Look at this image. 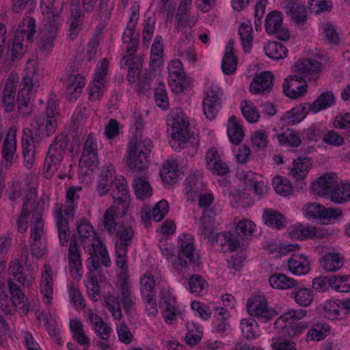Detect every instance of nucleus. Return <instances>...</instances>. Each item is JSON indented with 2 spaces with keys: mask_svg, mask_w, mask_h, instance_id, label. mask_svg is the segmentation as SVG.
<instances>
[{
  "mask_svg": "<svg viewBox=\"0 0 350 350\" xmlns=\"http://www.w3.org/2000/svg\"><path fill=\"white\" fill-rule=\"evenodd\" d=\"M77 230L83 248H88L90 255L88 259V267L91 271L98 269L100 263L106 267L111 265L110 258L104 243L96 237L94 227L85 217L81 218L77 224Z\"/></svg>",
  "mask_w": 350,
  "mask_h": 350,
  "instance_id": "1",
  "label": "nucleus"
},
{
  "mask_svg": "<svg viewBox=\"0 0 350 350\" xmlns=\"http://www.w3.org/2000/svg\"><path fill=\"white\" fill-rule=\"evenodd\" d=\"M81 186H72L68 188L64 205L55 203L53 209V215L58 231L59 241L61 245H67L70 238L68 222L76 213L80 198Z\"/></svg>",
  "mask_w": 350,
  "mask_h": 350,
  "instance_id": "2",
  "label": "nucleus"
},
{
  "mask_svg": "<svg viewBox=\"0 0 350 350\" xmlns=\"http://www.w3.org/2000/svg\"><path fill=\"white\" fill-rule=\"evenodd\" d=\"M168 126H171V139L170 144L172 148L178 151L182 148H191L192 152L196 153L198 149V139L189 134L187 117L179 108L172 109L167 116Z\"/></svg>",
  "mask_w": 350,
  "mask_h": 350,
  "instance_id": "3",
  "label": "nucleus"
},
{
  "mask_svg": "<svg viewBox=\"0 0 350 350\" xmlns=\"http://www.w3.org/2000/svg\"><path fill=\"white\" fill-rule=\"evenodd\" d=\"M8 196L9 200L14 203H18L21 201L24 202L21 213L17 219L18 230L20 233H24L28 228L27 219L37 207L38 193L36 189L29 187L25 183L14 180L10 186Z\"/></svg>",
  "mask_w": 350,
  "mask_h": 350,
  "instance_id": "4",
  "label": "nucleus"
},
{
  "mask_svg": "<svg viewBox=\"0 0 350 350\" xmlns=\"http://www.w3.org/2000/svg\"><path fill=\"white\" fill-rule=\"evenodd\" d=\"M38 86L39 77L36 64L29 61L25 67V75L20 83L17 96L18 111L22 116L31 114L33 104L30 96L36 92Z\"/></svg>",
  "mask_w": 350,
  "mask_h": 350,
  "instance_id": "5",
  "label": "nucleus"
},
{
  "mask_svg": "<svg viewBox=\"0 0 350 350\" xmlns=\"http://www.w3.org/2000/svg\"><path fill=\"white\" fill-rule=\"evenodd\" d=\"M152 145L148 138H131L127 146V154L125 162L129 169L136 173H144L148 167V154Z\"/></svg>",
  "mask_w": 350,
  "mask_h": 350,
  "instance_id": "6",
  "label": "nucleus"
},
{
  "mask_svg": "<svg viewBox=\"0 0 350 350\" xmlns=\"http://www.w3.org/2000/svg\"><path fill=\"white\" fill-rule=\"evenodd\" d=\"M59 111L57 103L54 97H51L43 115L35 117L36 126H33V136L37 144H39L44 137L52 136L58 126Z\"/></svg>",
  "mask_w": 350,
  "mask_h": 350,
  "instance_id": "7",
  "label": "nucleus"
},
{
  "mask_svg": "<svg viewBox=\"0 0 350 350\" xmlns=\"http://www.w3.org/2000/svg\"><path fill=\"white\" fill-rule=\"evenodd\" d=\"M25 282L7 280L10 297L4 291L0 293V308L5 314L12 313V306L18 309L21 316L28 314L29 304L24 293Z\"/></svg>",
  "mask_w": 350,
  "mask_h": 350,
  "instance_id": "8",
  "label": "nucleus"
},
{
  "mask_svg": "<svg viewBox=\"0 0 350 350\" xmlns=\"http://www.w3.org/2000/svg\"><path fill=\"white\" fill-rule=\"evenodd\" d=\"M67 135L61 133L57 135L48 148L43 165V174L46 178L51 179L61 167L68 147Z\"/></svg>",
  "mask_w": 350,
  "mask_h": 350,
  "instance_id": "9",
  "label": "nucleus"
},
{
  "mask_svg": "<svg viewBox=\"0 0 350 350\" xmlns=\"http://www.w3.org/2000/svg\"><path fill=\"white\" fill-rule=\"evenodd\" d=\"M200 256L196 252L193 239L185 233L180 234L178 240V257L173 262V267L177 271L189 269H194L200 264Z\"/></svg>",
  "mask_w": 350,
  "mask_h": 350,
  "instance_id": "10",
  "label": "nucleus"
},
{
  "mask_svg": "<svg viewBox=\"0 0 350 350\" xmlns=\"http://www.w3.org/2000/svg\"><path fill=\"white\" fill-rule=\"evenodd\" d=\"M307 311L304 309L293 310L285 312L278 318L274 326L276 329L283 330L289 337L301 334L308 325L304 322H299L306 315Z\"/></svg>",
  "mask_w": 350,
  "mask_h": 350,
  "instance_id": "11",
  "label": "nucleus"
},
{
  "mask_svg": "<svg viewBox=\"0 0 350 350\" xmlns=\"http://www.w3.org/2000/svg\"><path fill=\"white\" fill-rule=\"evenodd\" d=\"M55 0H42L41 10L43 14V30L57 34L62 20L61 12L62 8H56L54 6Z\"/></svg>",
  "mask_w": 350,
  "mask_h": 350,
  "instance_id": "12",
  "label": "nucleus"
},
{
  "mask_svg": "<svg viewBox=\"0 0 350 350\" xmlns=\"http://www.w3.org/2000/svg\"><path fill=\"white\" fill-rule=\"evenodd\" d=\"M169 85L173 92L178 94L188 89L191 79L187 77L184 72L182 62L174 59L168 66Z\"/></svg>",
  "mask_w": 350,
  "mask_h": 350,
  "instance_id": "13",
  "label": "nucleus"
},
{
  "mask_svg": "<svg viewBox=\"0 0 350 350\" xmlns=\"http://www.w3.org/2000/svg\"><path fill=\"white\" fill-rule=\"evenodd\" d=\"M223 98V92L217 85L208 84L203 98V111L206 117L214 120L218 113Z\"/></svg>",
  "mask_w": 350,
  "mask_h": 350,
  "instance_id": "14",
  "label": "nucleus"
},
{
  "mask_svg": "<svg viewBox=\"0 0 350 350\" xmlns=\"http://www.w3.org/2000/svg\"><path fill=\"white\" fill-rule=\"evenodd\" d=\"M247 310L250 316L264 321L277 315L274 310L268 308L267 299L263 295H252L247 301Z\"/></svg>",
  "mask_w": 350,
  "mask_h": 350,
  "instance_id": "15",
  "label": "nucleus"
},
{
  "mask_svg": "<svg viewBox=\"0 0 350 350\" xmlns=\"http://www.w3.org/2000/svg\"><path fill=\"white\" fill-rule=\"evenodd\" d=\"M114 187L110 195L113 199L112 205L120 207L122 213H127L131 203V196L127 182L124 176H120L114 180Z\"/></svg>",
  "mask_w": 350,
  "mask_h": 350,
  "instance_id": "16",
  "label": "nucleus"
},
{
  "mask_svg": "<svg viewBox=\"0 0 350 350\" xmlns=\"http://www.w3.org/2000/svg\"><path fill=\"white\" fill-rule=\"evenodd\" d=\"M83 21L84 14L80 8L79 0H70V16L66 23L69 40H76L82 29Z\"/></svg>",
  "mask_w": 350,
  "mask_h": 350,
  "instance_id": "17",
  "label": "nucleus"
},
{
  "mask_svg": "<svg viewBox=\"0 0 350 350\" xmlns=\"http://www.w3.org/2000/svg\"><path fill=\"white\" fill-rule=\"evenodd\" d=\"M282 14L278 11H273L267 14L265 21L266 31L269 34H275L281 40H287L290 37L288 29L282 27Z\"/></svg>",
  "mask_w": 350,
  "mask_h": 350,
  "instance_id": "18",
  "label": "nucleus"
},
{
  "mask_svg": "<svg viewBox=\"0 0 350 350\" xmlns=\"http://www.w3.org/2000/svg\"><path fill=\"white\" fill-rule=\"evenodd\" d=\"M69 240L68 262L70 273L75 280H79L81 277L80 271L82 268L79 245L75 236L70 237Z\"/></svg>",
  "mask_w": 350,
  "mask_h": 350,
  "instance_id": "19",
  "label": "nucleus"
},
{
  "mask_svg": "<svg viewBox=\"0 0 350 350\" xmlns=\"http://www.w3.org/2000/svg\"><path fill=\"white\" fill-rule=\"evenodd\" d=\"M342 211L338 208H325L323 205L313 202L305 207L307 217L329 220L336 219L342 215Z\"/></svg>",
  "mask_w": 350,
  "mask_h": 350,
  "instance_id": "20",
  "label": "nucleus"
},
{
  "mask_svg": "<svg viewBox=\"0 0 350 350\" xmlns=\"http://www.w3.org/2000/svg\"><path fill=\"white\" fill-rule=\"evenodd\" d=\"M306 79L298 75L290 76L283 83V92L290 98L295 99L307 92Z\"/></svg>",
  "mask_w": 350,
  "mask_h": 350,
  "instance_id": "21",
  "label": "nucleus"
},
{
  "mask_svg": "<svg viewBox=\"0 0 350 350\" xmlns=\"http://www.w3.org/2000/svg\"><path fill=\"white\" fill-rule=\"evenodd\" d=\"M273 75L269 71L256 74L250 83V92L254 94H266L273 88Z\"/></svg>",
  "mask_w": 350,
  "mask_h": 350,
  "instance_id": "22",
  "label": "nucleus"
},
{
  "mask_svg": "<svg viewBox=\"0 0 350 350\" xmlns=\"http://www.w3.org/2000/svg\"><path fill=\"white\" fill-rule=\"evenodd\" d=\"M31 129L26 128L23 130V135L21 140L23 148V156L24 162L27 169H31L36 162V148Z\"/></svg>",
  "mask_w": 350,
  "mask_h": 350,
  "instance_id": "23",
  "label": "nucleus"
},
{
  "mask_svg": "<svg viewBox=\"0 0 350 350\" xmlns=\"http://www.w3.org/2000/svg\"><path fill=\"white\" fill-rule=\"evenodd\" d=\"M81 160L86 167L98 164V144L92 133H90L84 142Z\"/></svg>",
  "mask_w": 350,
  "mask_h": 350,
  "instance_id": "24",
  "label": "nucleus"
},
{
  "mask_svg": "<svg viewBox=\"0 0 350 350\" xmlns=\"http://www.w3.org/2000/svg\"><path fill=\"white\" fill-rule=\"evenodd\" d=\"M36 31V20L27 17L17 28L14 40L28 44L33 41Z\"/></svg>",
  "mask_w": 350,
  "mask_h": 350,
  "instance_id": "25",
  "label": "nucleus"
},
{
  "mask_svg": "<svg viewBox=\"0 0 350 350\" xmlns=\"http://www.w3.org/2000/svg\"><path fill=\"white\" fill-rule=\"evenodd\" d=\"M176 302L174 297L168 290L161 291L160 304L161 307L163 308L162 314L168 324H172L177 317Z\"/></svg>",
  "mask_w": 350,
  "mask_h": 350,
  "instance_id": "26",
  "label": "nucleus"
},
{
  "mask_svg": "<svg viewBox=\"0 0 350 350\" xmlns=\"http://www.w3.org/2000/svg\"><path fill=\"white\" fill-rule=\"evenodd\" d=\"M87 319L91 323L96 335L100 340H109L112 332L111 327L99 315L94 313L92 310H90L87 314Z\"/></svg>",
  "mask_w": 350,
  "mask_h": 350,
  "instance_id": "27",
  "label": "nucleus"
},
{
  "mask_svg": "<svg viewBox=\"0 0 350 350\" xmlns=\"http://www.w3.org/2000/svg\"><path fill=\"white\" fill-rule=\"evenodd\" d=\"M85 85V78L81 74H70L67 77L65 86L69 101L75 100L81 95Z\"/></svg>",
  "mask_w": 350,
  "mask_h": 350,
  "instance_id": "28",
  "label": "nucleus"
},
{
  "mask_svg": "<svg viewBox=\"0 0 350 350\" xmlns=\"http://www.w3.org/2000/svg\"><path fill=\"white\" fill-rule=\"evenodd\" d=\"M16 83L13 79L8 78L5 83L1 95V107L5 113L15 110Z\"/></svg>",
  "mask_w": 350,
  "mask_h": 350,
  "instance_id": "29",
  "label": "nucleus"
},
{
  "mask_svg": "<svg viewBox=\"0 0 350 350\" xmlns=\"http://www.w3.org/2000/svg\"><path fill=\"white\" fill-rule=\"evenodd\" d=\"M336 183V176L334 174H325L318 178V180L311 183L310 189L313 193L323 196L330 194L333 187Z\"/></svg>",
  "mask_w": 350,
  "mask_h": 350,
  "instance_id": "30",
  "label": "nucleus"
},
{
  "mask_svg": "<svg viewBox=\"0 0 350 350\" xmlns=\"http://www.w3.org/2000/svg\"><path fill=\"white\" fill-rule=\"evenodd\" d=\"M344 260V256L339 252H329L321 256L319 264L325 271L335 272L342 267Z\"/></svg>",
  "mask_w": 350,
  "mask_h": 350,
  "instance_id": "31",
  "label": "nucleus"
},
{
  "mask_svg": "<svg viewBox=\"0 0 350 350\" xmlns=\"http://www.w3.org/2000/svg\"><path fill=\"white\" fill-rule=\"evenodd\" d=\"M298 73L303 75V79L308 81L315 80L317 78L318 72L321 70V64L314 59H301L295 65Z\"/></svg>",
  "mask_w": 350,
  "mask_h": 350,
  "instance_id": "32",
  "label": "nucleus"
},
{
  "mask_svg": "<svg viewBox=\"0 0 350 350\" xmlns=\"http://www.w3.org/2000/svg\"><path fill=\"white\" fill-rule=\"evenodd\" d=\"M113 234L115 249L128 250V247L133 243V229L130 226H121Z\"/></svg>",
  "mask_w": 350,
  "mask_h": 350,
  "instance_id": "33",
  "label": "nucleus"
},
{
  "mask_svg": "<svg viewBox=\"0 0 350 350\" xmlns=\"http://www.w3.org/2000/svg\"><path fill=\"white\" fill-rule=\"evenodd\" d=\"M284 3L286 15L297 24L303 25L307 19L306 8L297 0L286 1Z\"/></svg>",
  "mask_w": 350,
  "mask_h": 350,
  "instance_id": "34",
  "label": "nucleus"
},
{
  "mask_svg": "<svg viewBox=\"0 0 350 350\" xmlns=\"http://www.w3.org/2000/svg\"><path fill=\"white\" fill-rule=\"evenodd\" d=\"M69 326L72 339L83 346L84 350H88L90 346V339L85 332L82 322L78 319H72Z\"/></svg>",
  "mask_w": 350,
  "mask_h": 350,
  "instance_id": "35",
  "label": "nucleus"
},
{
  "mask_svg": "<svg viewBox=\"0 0 350 350\" xmlns=\"http://www.w3.org/2000/svg\"><path fill=\"white\" fill-rule=\"evenodd\" d=\"M245 181L248 189L252 191L258 198L267 193V181L264 180L261 175L248 173L245 176Z\"/></svg>",
  "mask_w": 350,
  "mask_h": 350,
  "instance_id": "36",
  "label": "nucleus"
},
{
  "mask_svg": "<svg viewBox=\"0 0 350 350\" xmlns=\"http://www.w3.org/2000/svg\"><path fill=\"white\" fill-rule=\"evenodd\" d=\"M127 213H122L119 206L111 205L108 208L103 217V225L105 230L111 235H113L117 229V222L116 218L118 216L122 217Z\"/></svg>",
  "mask_w": 350,
  "mask_h": 350,
  "instance_id": "37",
  "label": "nucleus"
},
{
  "mask_svg": "<svg viewBox=\"0 0 350 350\" xmlns=\"http://www.w3.org/2000/svg\"><path fill=\"white\" fill-rule=\"evenodd\" d=\"M139 10L138 5H134L131 8V14L127 23V27L122 36L124 43H133L134 40L139 42V34L135 32V26L139 20Z\"/></svg>",
  "mask_w": 350,
  "mask_h": 350,
  "instance_id": "38",
  "label": "nucleus"
},
{
  "mask_svg": "<svg viewBox=\"0 0 350 350\" xmlns=\"http://www.w3.org/2000/svg\"><path fill=\"white\" fill-rule=\"evenodd\" d=\"M330 200L336 204H342L350 201V183H336L330 191Z\"/></svg>",
  "mask_w": 350,
  "mask_h": 350,
  "instance_id": "39",
  "label": "nucleus"
},
{
  "mask_svg": "<svg viewBox=\"0 0 350 350\" xmlns=\"http://www.w3.org/2000/svg\"><path fill=\"white\" fill-rule=\"evenodd\" d=\"M133 186L135 194L138 199L144 200L152 193V187L145 176V173H142L141 176L138 174L134 176Z\"/></svg>",
  "mask_w": 350,
  "mask_h": 350,
  "instance_id": "40",
  "label": "nucleus"
},
{
  "mask_svg": "<svg viewBox=\"0 0 350 350\" xmlns=\"http://www.w3.org/2000/svg\"><path fill=\"white\" fill-rule=\"evenodd\" d=\"M311 165L309 158H297L293 161L292 167L289 169L288 174L297 180H302L306 177Z\"/></svg>",
  "mask_w": 350,
  "mask_h": 350,
  "instance_id": "41",
  "label": "nucleus"
},
{
  "mask_svg": "<svg viewBox=\"0 0 350 350\" xmlns=\"http://www.w3.org/2000/svg\"><path fill=\"white\" fill-rule=\"evenodd\" d=\"M44 271L42 273L40 284V292L46 299V302H50L53 295V271L48 265H44Z\"/></svg>",
  "mask_w": 350,
  "mask_h": 350,
  "instance_id": "42",
  "label": "nucleus"
},
{
  "mask_svg": "<svg viewBox=\"0 0 350 350\" xmlns=\"http://www.w3.org/2000/svg\"><path fill=\"white\" fill-rule=\"evenodd\" d=\"M114 174L115 172L111 165L107 166L106 170L102 171L98 176L96 186V191L99 196H102L108 193L113 183Z\"/></svg>",
  "mask_w": 350,
  "mask_h": 350,
  "instance_id": "43",
  "label": "nucleus"
},
{
  "mask_svg": "<svg viewBox=\"0 0 350 350\" xmlns=\"http://www.w3.org/2000/svg\"><path fill=\"white\" fill-rule=\"evenodd\" d=\"M120 302L124 310L129 312L135 305V296L131 291L128 281L124 278L119 285Z\"/></svg>",
  "mask_w": 350,
  "mask_h": 350,
  "instance_id": "44",
  "label": "nucleus"
},
{
  "mask_svg": "<svg viewBox=\"0 0 350 350\" xmlns=\"http://www.w3.org/2000/svg\"><path fill=\"white\" fill-rule=\"evenodd\" d=\"M335 102L332 92L327 91L322 93L314 100L312 104L307 103V108L312 113H317L333 105Z\"/></svg>",
  "mask_w": 350,
  "mask_h": 350,
  "instance_id": "45",
  "label": "nucleus"
},
{
  "mask_svg": "<svg viewBox=\"0 0 350 350\" xmlns=\"http://www.w3.org/2000/svg\"><path fill=\"white\" fill-rule=\"evenodd\" d=\"M288 267L295 275H304L310 270L306 257L299 254H294L288 260Z\"/></svg>",
  "mask_w": 350,
  "mask_h": 350,
  "instance_id": "46",
  "label": "nucleus"
},
{
  "mask_svg": "<svg viewBox=\"0 0 350 350\" xmlns=\"http://www.w3.org/2000/svg\"><path fill=\"white\" fill-rule=\"evenodd\" d=\"M233 42L229 41L222 59L221 68L225 75L233 74L237 68V60L233 51Z\"/></svg>",
  "mask_w": 350,
  "mask_h": 350,
  "instance_id": "47",
  "label": "nucleus"
},
{
  "mask_svg": "<svg viewBox=\"0 0 350 350\" xmlns=\"http://www.w3.org/2000/svg\"><path fill=\"white\" fill-rule=\"evenodd\" d=\"M187 334L185 336V342L190 347L198 345L203 336V327L193 321L186 324Z\"/></svg>",
  "mask_w": 350,
  "mask_h": 350,
  "instance_id": "48",
  "label": "nucleus"
},
{
  "mask_svg": "<svg viewBox=\"0 0 350 350\" xmlns=\"http://www.w3.org/2000/svg\"><path fill=\"white\" fill-rule=\"evenodd\" d=\"M221 246V250L224 252L227 251L233 252L237 250L239 246V241L230 232H224L216 233L215 235V241Z\"/></svg>",
  "mask_w": 350,
  "mask_h": 350,
  "instance_id": "49",
  "label": "nucleus"
},
{
  "mask_svg": "<svg viewBox=\"0 0 350 350\" xmlns=\"http://www.w3.org/2000/svg\"><path fill=\"white\" fill-rule=\"evenodd\" d=\"M269 282L272 288L281 290L290 289L297 286V280L281 273L272 274L269 278Z\"/></svg>",
  "mask_w": 350,
  "mask_h": 350,
  "instance_id": "50",
  "label": "nucleus"
},
{
  "mask_svg": "<svg viewBox=\"0 0 350 350\" xmlns=\"http://www.w3.org/2000/svg\"><path fill=\"white\" fill-rule=\"evenodd\" d=\"M155 274L153 271H147L140 278V293L141 296L156 295L155 284L156 280Z\"/></svg>",
  "mask_w": 350,
  "mask_h": 350,
  "instance_id": "51",
  "label": "nucleus"
},
{
  "mask_svg": "<svg viewBox=\"0 0 350 350\" xmlns=\"http://www.w3.org/2000/svg\"><path fill=\"white\" fill-rule=\"evenodd\" d=\"M161 36H157L152 45L150 65L154 70L160 68L163 65V46Z\"/></svg>",
  "mask_w": 350,
  "mask_h": 350,
  "instance_id": "52",
  "label": "nucleus"
},
{
  "mask_svg": "<svg viewBox=\"0 0 350 350\" xmlns=\"http://www.w3.org/2000/svg\"><path fill=\"white\" fill-rule=\"evenodd\" d=\"M290 237L300 240L312 239L314 237H319L317 229L314 227L305 226L301 224L292 226L288 230Z\"/></svg>",
  "mask_w": 350,
  "mask_h": 350,
  "instance_id": "53",
  "label": "nucleus"
},
{
  "mask_svg": "<svg viewBox=\"0 0 350 350\" xmlns=\"http://www.w3.org/2000/svg\"><path fill=\"white\" fill-rule=\"evenodd\" d=\"M307 108V103L303 106L293 108L286 111L281 118V120L288 124H295L299 123L307 116L309 112Z\"/></svg>",
  "mask_w": 350,
  "mask_h": 350,
  "instance_id": "54",
  "label": "nucleus"
},
{
  "mask_svg": "<svg viewBox=\"0 0 350 350\" xmlns=\"http://www.w3.org/2000/svg\"><path fill=\"white\" fill-rule=\"evenodd\" d=\"M264 51L267 57L272 59L279 60L287 56L288 49L282 43L273 41L264 46Z\"/></svg>",
  "mask_w": 350,
  "mask_h": 350,
  "instance_id": "55",
  "label": "nucleus"
},
{
  "mask_svg": "<svg viewBox=\"0 0 350 350\" xmlns=\"http://www.w3.org/2000/svg\"><path fill=\"white\" fill-rule=\"evenodd\" d=\"M280 145L297 148L301 146L302 140L297 132L292 129L275 135Z\"/></svg>",
  "mask_w": 350,
  "mask_h": 350,
  "instance_id": "56",
  "label": "nucleus"
},
{
  "mask_svg": "<svg viewBox=\"0 0 350 350\" xmlns=\"http://www.w3.org/2000/svg\"><path fill=\"white\" fill-rule=\"evenodd\" d=\"M262 218L266 225L275 229L284 228L286 219L278 211L266 208L263 211Z\"/></svg>",
  "mask_w": 350,
  "mask_h": 350,
  "instance_id": "57",
  "label": "nucleus"
},
{
  "mask_svg": "<svg viewBox=\"0 0 350 350\" xmlns=\"http://www.w3.org/2000/svg\"><path fill=\"white\" fill-rule=\"evenodd\" d=\"M228 136L234 145H239L244 137L243 131L234 116H231L228 122Z\"/></svg>",
  "mask_w": 350,
  "mask_h": 350,
  "instance_id": "58",
  "label": "nucleus"
},
{
  "mask_svg": "<svg viewBox=\"0 0 350 350\" xmlns=\"http://www.w3.org/2000/svg\"><path fill=\"white\" fill-rule=\"evenodd\" d=\"M16 150V141L15 133H9L6 135L3 144V158L7 162L12 163L14 154Z\"/></svg>",
  "mask_w": 350,
  "mask_h": 350,
  "instance_id": "59",
  "label": "nucleus"
},
{
  "mask_svg": "<svg viewBox=\"0 0 350 350\" xmlns=\"http://www.w3.org/2000/svg\"><path fill=\"white\" fill-rule=\"evenodd\" d=\"M31 214L34 221L31 227L29 241L45 239L44 231V221L42 219L41 215L36 211H33Z\"/></svg>",
  "mask_w": 350,
  "mask_h": 350,
  "instance_id": "60",
  "label": "nucleus"
},
{
  "mask_svg": "<svg viewBox=\"0 0 350 350\" xmlns=\"http://www.w3.org/2000/svg\"><path fill=\"white\" fill-rule=\"evenodd\" d=\"M329 325L325 323L319 322L312 325L306 334V341H319L324 339L329 332Z\"/></svg>",
  "mask_w": 350,
  "mask_h": 350,
  "instance_id": "61",
  "label": "nucleus"
},
{
  "mask_svg": "<svg viewBox=\"0 0 350 350\" xmlns=\"http://www.w3.org/2000/svg\"><path fill=\"white\" fill-rule=\"evenodd\" d=\"M328 284L336 291L350 292V275H335L328 278Z\"/></svg>",
  "mask_w": 350,
  "mask_h": 350,
  "instance_id": "62",
  "label": "nucleus"
},
{
  "mask_svg": "<svg viewBox=\"0 0 350 350\" xmlns=\"http://www.w3.org/2000/svg\"><path fill=\"white\" fill-rule=\"evenodd\" d=\"M252 27L249 23H241L239 27V34L241 40L243 49L245 53H249L252 46Z\"/></svg>",
  "mask_w": 350,
  "mask_h": 350,
  "instance_id": "63",
  "label": "nucleus"
},
{
  "mask_svg": "<svg viewBox=\"0 0 350 350\" xmlns=\"http://www.w3.org/2000/svg\"><path fill=\"white\" fill-rule=\"evenodd\" d=\"M342 310V304L341 305L338 300H327L323 304L324 316L329 320L339 319Z\"/></svg>",
  "mask_w": 350,
  "mask_h": 350,
  "instance_id": "64",
  "label": "nucleus"
}]
</instances>
